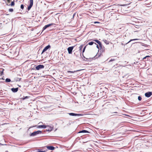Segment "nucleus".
Instances as JSON below:
<instances>
[{
  "mask_svg": "<svg viewBox=\"0 0 152 152\" xmlns=\"http://www.w3.org/2000/svg\"><path fill=\"white\" fill-rule=\"evenodd\" d=\"M42 133V131L39 130L35 131L31 134L30 136H34L36 135L37 134H40Z\"/></svg>",
  "mask_w": 152,
  "mask_h": 152,
  "instance_id": "1",
  "label": "nucleus"
},
{
  "mask_svg": "<svg viewBox=\"0 0 152 152\" xmlns=\"http://www.w3.org/2000/svg\"><path fill=\"white\" fill-rule=\"evenodd\" d=\"M47 127L46 128H47L46 131L51 132L53 129V126L48 125H47Z\"/></svg>",
  "mask_w": 152,
  "mask_h": 152,
  "instance_id": "2",
  "label": "nucleus"
},
{
  "mask_svg": "<svg viewBox=\"0 0 152 152\" xmlns=\"http://www.w3.org/2000/svg\"><path fill=\"white\" fill-rule=\"evenodd\" d=\"M44 66L43 65L39 64L37 66L35 67V68L37 70H39L40 69L44 68Z\"/></svg>",
  "mask_w": 152,
  "mask_h": 152,
  "instance_id": "3",
  "label": "nucleus"
},
{
  "mask_svg": "<svg viewBox=\"0 0 152 152\" xmlns=\"http://www.w3.org/2000/svg\"><path fill=\"white\" fill-rule=\"evenodd\" d=\"M33 0H30V4L28 7V10H30L33 5Z\"/></svg>",
  "mask_w": 152,
  "mask_h": 152,
  "instance_id": "4",
  "label": "nucleus"
},
{
  "mask_svg": "<svg viewBox=\"0 0 152 152\" xmlns=\"http://www.w3.org/2000/svg\"><path fill=\"white\" fill-rule=\"evenodd\" d=\"M55 24L54 23H51L45 25L43 28V30H45L47 28L53 25H55Z\"/></svg>",
  "mask_w": 152,
  "mask_h": 152,
  "instance_id": "5",
  "label": "nucleus"
},
{
  "mask_svg": "<svg viewBox=\"0 0 152 152\" xmlns=\"http://www.w3.org/2000/svg\"><path fill=\"white\" fill-rule=\"evenodd\" d=\"M68 114H69L70 115L72 116H82V115L80 114H76L73 113H67Z\"/></svg>",
  "mask_w": 152,
  "mask_h": 152,
  "instance_id": "6",
  "label": "nucleus"
},
{
  "mask_svg": "<svg viewBox=\"0 0 152 152\" xmlns=\"http://www.w3.org/2000/svg\"><path fill=\"white\" fill-rule=\"evenodd\" d=\"M74 48V46L69 47L67 48V50L69 54H71L72 53V50Z\"/></svg>",
  "mask_w": 152,
  "mask_h": 152,
  "instance_id": "7",
  "label": "nucleus"
},
{
  "mask_svg": "<svg viewBox=\"0 0 152 152\" xmlns=\"http://www.w3.org/2000/svg\"><path fill=\"white\" fill-rule=\"evenodd\" d=\"M50 47V46L49 45H48L45 47L44 49H43L42 53V54L44 52L46 51Z\"/></svg>",
  "mask_w": 152,
  "mask_h": 152,
  "instance_id": "8",
  "label": "nucleus"
},
{
  "mask_svg": "<svg viewBox=\"0 0 152 152\" xmlns=\"http://www.w3.org/2000/svg\"><path fill=\"white\" fill-rule=\"evenodd\" d=\"M152 94V92H148L146 93L145 94V96L147 97H150Z\"/></svg>",
  "mask_w": 152,
  "mask_h": 152,
  "instance_id": "9",
  "label": "nucleus"
},
{
  "mask_svg": "<svg viewBox=\"0 0 152 152\" xmlns=\"http://www.w3.org/2000/svg\"><path fill=\"white\" fill-rule=\"evenodd\" d=\"M18 88H12L11 89V90L14 93H15L17 92V91H18Z\"/></svg>",
  "mask_w": 152,
  "mask_h": 152,
  "instance_id": "10",
  "label": "nucleus"
},
{
  "mask_svg": "<svg viewBox=\"0 0 152 152\" xmlns=\"http://www.w3.org/2000/svg\"><path fill=\"white\" fill-rule=\"evenodd\" d=\"M47 148L48 149L51 150H54L55 149L54 147L51 146H47Z\"/></svg>",
  "mask_w": 152,
  "mask_h": 152,
  "instance_id": "11",
  "label": "nucleus"
},
{
  "mask_svg": "<svg viewBox=\"0 0 152 152\" xmlns=\"http://www.w3.org/2000/svg\"><path fill=\"white\" fill-rule=\"evenodd\" d=\"M47 125H40L38 126V128H45L47 127Z\"/></svg>",
  "mask_w": 152,
  "mask_h": 152,
  "instance_id": "12",
  "label": "nucleus"
},
{
  "mask_svg": "<svg viewBox=\"0 0 152 152\" xmlns=\"http://www.w3.org/2000/svg\"><path fill=\"white\" fill-rule=\"evenodd\" d=\"M89 133V132L87 130H83L82 131H80L78 132V133Z\"/></svg>",
  "mask_w": 152,
  "mask_h": 152,
  "instance_id": "13",
  "label": "nucleus"
},
{
  "mask_svg": "<svg viewBox=\"0 0 152 152\" xmlns=\"http://www.w3.org/2000/svg\"><path fill=\"white\" fill-rule=\"evenodd\" d=\"M46 150H44L43 149H38L37 150V152H45Z\"/></svg>",
  "mask_w": 152,
  "mask_h": 152,
  "instance_id": "14",
  "label": "nucleus"
},
{
  "mask_svg": "<svg viewBox=\"0 0 152 152\" xmlns=\"http://www.w3.org/2000/svg\"><path fill=\"white\" fill-rule=\"evenodd\" d=\"M29 96H23V97L21 98V99H22V100H24L25 99H27L29 98Z\"/></svg>",
  "mask_w": 152,
  "mask_h": 152,
  "instance_id": "15",
  "label": "nucleus"
},
{
  "mask_svg": "<svg viewBox=\"0 0 152 152\" xmlns=\"http://www.w3.org/2000/svg\"><path fill=\"white\" fill-rule=\"evenodd\" d=\"M80 70H76V71H68L67 72L68 73H75V72H77L79 71Z\"/></svg>",
  "mask_w": 152,
  "mask_h": 152,
  "instance_id": "16",
  "label": "nucleus"
},
{
  "mask_svg": "<svg viewBox=\"0 0 152 152\" xmlns=\"http://www.w3.org/2000/svg\"><path fill=\"white\" fill-rule=\"evenodd\" d=\"M99 45V47L100 48V49L101 50L103 48V45H102L101 42L100 43L98 44Z\"/></svg>",
  "mask_w": 152,
  "mask_h": 152,
  "instance_id": "17",
  "label": "nucleus"
},
{
  "mask_svg": "<svg viewBox=\"0 0 152 152\" xmlns=\"http://www.w3.org/2000/svg\"><path fill=\"white\" fill-rule=\"evenodd\" d=\"M94 44H95V45H96V43L94 42H89L88 43V45H92Z\"/></svg>",
  "mask_w": 152,
  "mask_h": 152,
  "instance_id": "18",
  "label": "nucleus"
},
{
  "mask_svg": "<svg viewBox=\"0 0 152 152\" xmlns=\"http://www.w3.org/2000/svg\"><path fill=\"white\" fill-rule=\"evenodd\" d=\"M93 41L96 42L98 44H99V43H100L101 42H100L99 40H97V39H94L93 40Z\"/></svg>",
  "mask_w": 152,
  "mask_h": 152,
  "instance_id": "19",
  "label": "nucleus"
},
{
  "mask_svg": "<svg viewBox=\"0 0 152 152\" xmlns=\"http://www.w3.org/2000/svg\"><path fill=\"white\" fill-rule=\"evenodd\" d=\"M5 81L6 82H10L11 81V80L9 78H6L5 80Z\"/></svg>",
  "mask_w": 152,
  "mask_h": 152,
  "instance_id": "20",
  "label": "nucleus"
},
{
  "mask_svg": "<svg viewBox=\"0 0 152 152\" xmlns=\"http://www.w3.org/2000/svg\"><path fill=\"white\" fill-rule=\"evenodd\" d=\"M138 40V39H131L127 43H129V42H130L131 41H134V40Z\"/></svg>",
  "mask_w": 152,
  "mask_h": 152,
  "instance_id": "21",
  "label": "nucleus"
},
{
  "mask_svg": "<svg viewBox=\"0 0 152 152\" xmlns=\"http://www.w3.org/2000/svg\"><path fill=\"white\" fill-rule=\"evenodd\" d=\"M104 41L105 43L107 44H109V42L106 40H104Z\"/></svg>",
  "mask_w": 152,
  "mask_h": 152,
  "instance_id": "22",
  "label": "nucleus"
},
{
  "mask_svg": "<svg viewBox=\"0 0 152 152\" xmlns=\"http://www.w3.org/2000/svg\"><path fill=\"white\" fill-rule=\"evenodd\" d=\"M14 4H15V3H14V1H13L11 2V4H10V5H10L11 6H13L14 5Z\"/></svg>",
  "mask_w": 152,
  "mask_h": 152,
  "instance_id": "23",
  "label": "nucleus"
},
{
  "mask_svg": "<svg viewBox=\"0 0 152 152\" xmlns=\"http://www.w3.org/2000/svg\"><path fill=\"white\" fill-rule=\"evenodd\" d=\"M142 99L141 96H138V99L139 101H141L142 100Z\"/></svg>",
  "mask_w": 152,
  "mask_h": 152,
  "instance_id": "24",
  "label": "nucleus"
},
{
  "mask_svg": "<svg viewBox=\"0 0 152 152\" xmlns=\"http://www.w3.org/2000/svg\"><path fill=\"white\" fill-rule=\"evenodd\" d=\"M24 7V6L23 4H21L20 6V8L22 9H23Z\"/></svg>",
  "mask_w": 152,
  "mask_h": 152,
  "instance_id": "25",
  "label": "nucleus"
},
{
  "mask_svg": "<svg viewBox=\"0 0 152 152\" xmlns=\"http://www.w3.org/2000/svg\"><path fill=\"white\" fill-rule=\"evenodd\" d=\"M9 12H12L13 11V9L11 8V9H9Z\"/></svg>",
  "mask_w": 152,
  "mask_h": 152,
  "instance_id": "26",
  "label": "nucleus"
},
{
  "mask_svg": "<svg viewBox=\"0 0 152 152\" xmlns=\"http://www.w3.org/2000/svg\"><path fill=\"white\" fill-rule=\"evenodd\" d=\"M148 57H150V56H146L145 57H144L143 58V59H145V58H148Z\"/></svg>",
  "mask_w": 152,
  "mask_h": 152,
  "instance_id": "27",
  "label": "nucleus"
},
{
  "mask_svg": "<svg viewBox=\"0 0 152 152\" xmlns=\"http://www.w3.org/2000/svg\"><path fill=\"white\" fill-rule=\"evenodd\" d=\"M86 46H85L84 48H83V52H82L83 53H84V52L85 51V49H86Z\"/></svg>",
  "mask_w": 152,
  "mask_h": 152,
  "instance_id": "28",
  "label": "nucleus"
},
{
  "mask_svg": "<svg viewBox=\"0 0 152 152\" xmlns=\"http://www.w3.org/2000/svg\"><path fill=\"white\" fill-rule=\"evenodd\" d=\"M82 48H83V45H81L80 46V47H79L80 50H81Z\"/></svg>",
  "mask_w": 152,
  "mask_h": 152,
  "instance_id": "29",
  "label": "nucleus"
},
{
  "mask_svg": "<svg viewBox=\"0 0 152 152\" xmlns=\"http://www.w3.org/2000/svg\"><path fill=\"white\" fill-rule=\"evenodd\" d=\"M96 45V47L97 48H98L99 49V45Z\"/></svg>",
  "mask_w": 152,
  "mask_h": 152,
  "instance_id": "30",
  "label": "nucleus"
},
{
  "mask_svg": "<svg viewBox=\"0 0 152 152\" xmlns=\"http://www.w3.org/2000/svg\"><path fill=\"white\" fill-rule=\"evenodd\" d=\"M8 2H10V0H8Z\"/></svg>",
  "mask_w": 152,
  "mask_h": 152,
  "instance_id": "31",
  "label": "nucleus"
},
{
  "mask_svg": "<svg viewBox=\"0 0 152 152\" xmlns=\"http://www.w3.org/2000/svg\"><path fill=\"white\" fill-rule=\"evenodd\" d=\"M99 23V22H94V23Z\"/></svg>",
  "mask_w": 152,
  "mask_h": 152,
  "instance_id": "32",
  "label": "nucleus"
},
{
  "mask_svg": "<svg viewBox=\"0 0 152 152\" xmlns=\"http://www.w3.org/2000/svg\"><path fill=\"white\" fill-rule=\"evenodd\" d=\"M118 113L117 112H114L113 113Z\"/></svg>",
  "mask_w": 152,
  "mask_h": 152,
  "instance_id": "33",
  "label": "nucleus"
},
{
  "mask_svg": "<svg viewBox=\"0 0 152 152\" xmlns=\"http://www.w3.org/2000/svg\"><path fill=\"white\" fill-rule=\"evenodd\" d=\"M113 60H110V61H113Z\"/></svg>",
  "mask_w": 152,
  "mask_h": 152,
  "instance_id": "34",
  "label": "nucleus"
},
{
  "mask_svg": "<svg viewBox=\"0 0 152 152\" xmlns=\"http://www.w3.org/2000/svg\"><path fill=\"white\" fill-rule=\"evenodd\" d=\"M18 86L19 87H21V86H19L18 85Z\"/></svg>",
  "mask_w": 152,
  "mask_h": 152,
  "instance_id": "35",
  "label": "nucleus"
},
{
  "mask_svg": "<svg viewBox=\"0 0 152 152\" xmlns=\"http://www.w3.org/2000/svg\"><path fill=\"white\" fill-rule=\"evenodd\" d=\"M0 145H2V144L0 143Z\"/></svg>",
  "mask_w": 152,
  "mask_h": 152,
  "instance_id": "36",
  "label": "nucleus"
},
{
  "mask_svg": "<svg viewBox=\"0 0 152 152\" xmlns=\"http://www.w3.org/2000/svg\"><path fill=\"white\" fill-rule=\"evenodd\" d=\"M57 129H56L55 130V131H56V130Z\"/></svg>",
  "mask_w": 152,
  "mask_h": 152,
  "instance_id": "37",
  "label": "nucleus"
},
{
  "mask_svg": "<svg viewBox=\"0 0 152 152\" xmlns=\"http://www.w3.org/2000/svg\"><path fill=\"white\" fill-rule=\"evenodd\" d=\"M0 24H1V23Z\"/></svg>",
  "mask_w": 152,
  "mask_h": 152,
  "instance_id": "38",
  "label": "nucleus"
}]
</instances>
